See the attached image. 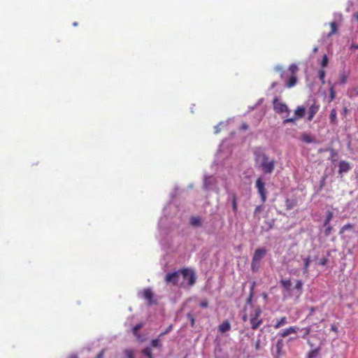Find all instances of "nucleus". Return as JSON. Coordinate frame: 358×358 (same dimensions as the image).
<instances>
[{"label":"nucleus","mask_w":358,"mask_h":358,"mask_svg":"<svg viewBox=\"0 0 358 358\" xmlns=\"http://www.w3.org/2000/svg\"><path fill=\"white\" fill-rule=\"evenodd\" d=\"M259 267V262L257 261L252 260L251 268L253 271H257Z\"/></svg>","instance_id":"31"},{"label":"nucleus","mask_w":358,"mask_h":358,"mask_svg":"<svg viewBox=\"0 0 358 358\" xmlns=\"http://www.w3.org/2000/svg\"><path fill=\"white\" fill-rule=\"evenodd\" d=\"M328 63H329V59H328V57L327 56V55H324L322 57V60L321 62V66L322 67H325L328 65Z\"/></svg>","instance_id":"36"},{"label":"nucleus","mask_w":358,"mask_h":358,"mask_svg":"<svg viewBox=\"0 0 358 358\" xmlns=\"http://www.w3.org/2000/svg\"><path fill=\"white\" fill-rule=\"evenodd\" d=\"M143 296L148 301V305L152 306L157 303V301L154 299V294L150 288L143 289Z\"/></svg>","instance_id":"7"},{"label":"nucleus","mask_w":358,"mask_h":358,"mask_svg":"<svg viewBox=\"0 0 358 358\" xmlns=\"http://www.w3.org/2000/svg\"><path fill=\"white\" fill-rule=\"evenodd\" d=\"M339 171L340 173H346L350 171V166L348 162L345 161H341L339 163Z\"/></svg>","instance_id":"12"},{"label":"nucleus","mask_w":358,"mask_h":358,"mask_svg":"<svg viewBox=\"0 0 358 358\" xmlns=\"http://www.w3.org/2000/svg\"><path fill=\"white\" fill-rule=\"evenodd\" d=\"M280 284L282 285V287L287 292H290L291 290V281L290 280H285V279H282L280 280Z\"/></svg>","instance_id":"15"},{"label":"nucleus","mask_w":358,"mask_h":358,"mask_svg":"<svg viewBox=\"0 0 358 358\" xmlns=\"http://www.w3.org/2000/svg\"><path fill=\"white\" fill-rule=\"evenodd\" d=\"M143 327V324L142 322L137 324L133 328V334L138 338H140V335L138 334V331Z\"/></svg>","instance_id":"20"},{"label":"nucleus","mask_w":358,"mask_h":358,"mask_svg":"<svg viewBox=\"0 0 358 358\" xmlns=\"http://www.w3.org/2000/svg\"><path fill=\"white\" fill-rule=\"evenodd\" d=\"M356 19L358 21V12L356 13Z\"/></svg>","instance_id":"58"},{"label":"nucleus","mask_w":358,"mask_h":358,"mask_svg":"<svg viewBox=\"0 0 358 358\" xmlns=\"http://www.w3.org/2000/svg\"><path fill=\"white\" fill-rule=\"evenodd\" d=\"M326 227V229H325V231H324V234L325 236H329L331 232V230H332V227L331 226H329V224H328L327 226H325Z\"/></svg>","instance_id":"43"},{"label":"nucleus","mask_w":358,"mask_h":358,"mask_svg":"<svg viewBox=\"0 0 358 358\" xmlns=\"http://www.w3.org/2000/svg\"><path fill=\"white\" fill-rule=\"evenodd\" d=\"M310 263V257H308L304 259V268H303V273L304 274H308Z\"/></svg>","instance_id":"24"},{"label":"nucleus","mask_w":358,"mask_h":358,"mask_svg":"<svg viewBox=\"0 0 358 358\" xmlns=\"http://www.w3.org/2000/svg\"><path fill=\"white\" fill-rule=\"evenodd\" d=\"M263 210H264V206H257L255 208V212H254V216L255 217L257 216V215L259 213H260L261 212H262Z\"/></svg>","instance_id":"39"},{"label":"nucleus","mask_w":358,"mask_h":358,"mask_svg":"<svg viewBox=\"0 0 358 358\" xmlns=\"http://www.w3.org/2000/svg\"><path fill=\"white\" fill-rule=\"evenodd\" d=\"M345 82H346V78H345V77H343V78H342V83H345Z\"/></svg>","instance_id":"57"},{"label":"nucleus","mask_w":358,"mask_h":358,"mask_svg":"<svg viewBox=\"0 0 358 358\" xmlns=\"http://www.w3.org/2000/svg\"><path fill=\"white\" fill-rule=\"evenodd\" d=\"M173 329V325L171 324L169 326V327L163 332H162L160 334H159V337H162L165 335H166L167 334H169Z\"/></svg>","instance_id":"40"},{"label":"nucleus","mask_w":358,"mask_h":358,"mask_svg":"<svg viewBox=\"0 0 358 358\" xmlns=\"http://www.w3.org/2000/svg\"><path fill=\"white\" fill-rule=\"evenodd\" d=\"M328 263V259L323 257L320 259L319 264L322 266H325Z\"/></svg>","instance_id":"45"},{"label":"nucleus","mask_w":358,"mask_h":358,"mask_svg":"<svg viewBox=\"0 0 358 358\" xmlns=\"http://www.w3.org/2000/svg\"><path fill=\"white\" fill-rule=\"evenodd\" d=\"M306 109L303 106H298L294 111V117L287 118L283 121L284 124L294 123L297 119H301L304 117Z\"/></svg>","instance_id":"5"},{"label":"nucleus","mask_w":358,"mask_h":358,"mask_svg":"<svg viewBox=\"0 0 358 358\" xmlns=\"http://www.w3.org/2000/svg\"><path fill=\"white\" fill-rule=\"evenodd\" d=\"M333 217H334L333 213L331 211L329 210L327 212L326 218L324 220V226H327L328 224H329V222L332 220Z\"/></svg>","instance_id":"23"},{"label":"nucleus","mask_w":358,"mask_h":358,"mask_svg":"<svg viewBox=\"0 0 358 358\" xmlns=\"http://www.w3.org/2000/svg\"><path fill=\"white\" fill-rule=\"evenodd\" d=\"M261 159L259 167L265 174H271L275 166V160L274 159H269V157L265 153L256 154V160Z\"/></svg>","instance_id":"1"},{"label":"nucleus","mask_w":358,"mask_h":358,"mask_svg":"<svg viewBox=\"0 0 358 358\" xmlns=\"http://www.w3.org/2000/svg\"><path fill=\"white\" fill-rule=\"evenodd\" d=\"M302 287H303L302 280H296V285H295V289H297L298 291H299V292L301 293L302 291Z\"/></svg>","instance_id":"34"},{"label":"nucleus","mask_w":358,"mask_h":358,"mask_svg":"<svg viewBox=\"0 0 358 358\" xmlns=\"http://www.w3.org/2000/svg\"><path fill=\"white\" fill-rule=\"evenodd\" d=\"M254 286H255V282H253V285H252L251 290H250V296H249L248 299H247V303L248 304H251L252 303V297H253Z\"/></svg>","instance_id":"37"},{"label":"nucleus","mask_w":358,"mask_h":358,"mask_svg":"<svg viewBox=\"0 0 358 358\" xmlns=\"http://www.w3.org/2000/svg\"><path fill=\"white\" fill-rule=\"evenodd\" d=\"M124 352L127 358H134V352L133 350L126 349Z\"/></svg>","instance_id":"26"},{"label":"nucleus","mask_w":358,"mask_h":358,"mask_svg":"<svg viewBox=\"0 0 358 358\" xmlns=\"http://www.w3.org/2000/svg\"><path fill=\"white\" fill-rule=\"evenodd\" d=\"M354 227V225L352 224H347L342 227V228L340 230V234H343L346 230L352 229Z\"/></svg>","instance_id":"30"},{"label":"nucleus","mask_w":358,"mask_h":358,"mask_svg":"<svg viewBox=\"0 0 358 358\" xmlns=\"http://www.w3.org/2000/svg\"><path fill=\"white\" fill-rule=\"evenodd\" d=\"M330 120L331 122L334 124H336L337 122V113L336 109H332L330 114Z\"/></svg>","instance_id":"22"},{"label":"nucleus","mask_w":358,"mask_h":358,"mask_svg":"<svg viewBox=\"0 0 358 358\" xmlns=\"http://www.w3.org/2000/svg\"><path fill=\"white\" fill-rule=\"evenodd\" d=\"M187 318H188V319L189 320V321H190L191 326H192V327H194V324H195V318H194V317L193 316V315H192V314H191V313H187Z\"/></svg>","instance_id":"38"},{"label":"nucleus","mask_w":358,"mask_h":358,"mask_svg":"<svg viewBox=\"0 0 358 358\" xmlns=\"http://www.w3.org/2000/svg\"><path fill=\"white\" fill-rule=\"evenodd\" d=\"M78 25V23L77 22H74L73 23V26H77Z\"/></svg>","instance_id":"60"},{"label":"nucleus","mask_w":358,"mask_h":358,"mask_svg":"<svg viewBox=\"0 0 358 358\" xmlns=\"http://www.w3.org/2000/svg\"><path fill=\"white\" fill-rule=\"evenodd\" d=\"M180 271V275H182L184 279L188 280V284L192 286L196 282L195 273L188 268H182Z\"/></svg>","instance_id":"4"},{"label":"nucleus","mask_w":358,"mask_h":358,"mask_svg":"<svg viewBox=\"0 0 358 358\" xmlns=\"http://www.w3.org/2000/svg\"><path fill=\"white\" fill-rule=\"evenodd\" d=\"M231 205L233 211L236 213L238 210V205H237V198L236 194H232L231 195Z\"/></svg>","instance_id":"17"},{"label":"nucleus","mask_w":358,"mask_h":358,"mask_svg":"<svg viewBox=\"0 0 358 358\" xmlns=\"http://www.w3.org/2000/svg\"><path fill=\"white\" fill-rule=\"evenodd\" d=\"M262 310L259 306H257L249 315V322L251 329L256 330L263 324V319L261 317Z\"/></svg>","instance_id":"2"},{"label":"nucleus","mask_w":358,"mask_h":358,"mask_svg":"<svg viewBox=\"0 0 358 358\" xmlns=\"http://www.w3.org/2000/svg\"><path fill=\"white\" fill-rule=\"evenodd\" d=\"M190 224L194 227H199L201 225V218L198 216L192 217L190 219Z\"/></svg>","instance_id":"18"},{"label":"nucleus","mask_w":358,"mask_h":358,"mask_svg":"<svg viewBox=\"0 0 358 358\" xmlns=\"http://www.w3.org/2000/svg\"><path fill=\"white\" fill-rule=\"evenodd\" d=\"M329 101H332L336 97V92L334 87H331L329 89Z\"/></svg>","instance_id":"33"},{"label":"nucleus","mask_w":358,"mask_h":358,"mask_svg":"<svg viewBox=\"0 0 358 358\" xmlns=\"http://www.w3.org/2000/svg\"><path fill=\"white\" fill-rule=\"evenodd\" d=\"M242 320L243 322H246L248 320H249V315H248L247 314L243 315L242 317Z\"/></svg>","instance_id":"51"},{"label":"nucleus","mask_w":358,"mask_h":358,"mask_svg":"<svg viewBox=\"0 0 358 358\" xmlns=\"http://www.w3.org/2000/svg\"><path fill=\"white\" fill-rule=\"evenodd\" d=\"M324 78H325V71L324 69H321L319 71V78L321 80L322 84H324Z\"/></svg>","instance_id":"35"},{"label":"nucleus","mask_w":358,"mask_h":358,"mask_svg":"<svg viewBox=\"0 0 358 358\" xmlns=\"http://www.w3.org/2000/svg\"><path fill=\"white\" fill-rule=\"evenodd\" d=\"M105 354V350H101L99 353L96 356L95 358H103Z\"/></svg>","instance_id":"47"},{"label":"nucleus","mask_w":358,"mask_h":358,"mask_svg":"<svg viewBox=\"0 0 358 358\" xmlns=\"http://www.w3.org/2000/svg\"><path fill=\"white\" fill-rule=\"evenodd\" d=\"M351 96H358V88H354L350 91Z\"/></svg>","instance_id":"48"},{"label":"nucleus","mask_w":358,"mask_h":358,"mask_svg":"<svg viewBox=\"0 0 358 358\" xmlns=\"http://www.w3.org/2000/svg\"><path fill=\"white\" fill-rule=\"evenodd\" d=\"M296 82H297V78H296V75H292L290 76L288 82L287 83V86L288 87H292L296 85Z\"/></svg>","instance_id":"21"},{"label":"nucleus","mask_w":358,"mask_h":358,"mask_svg":"<svg viewBox=\"0 0 358 358\" xmlns=\"http://www.w3.org/2000/svg\"><path fill=\"white\" fill-rule=\"evenodd\" d=\"M275 348H276V352H277L278 357H279L282 354V350L283 348V341L282 340H278L276 343Z\"/></svg>","instance_id":"19"},{"label":"nucleus","mask_w":358,"mask_h":358,"mask_svg":"<svg viewBox=\"0 0 358 358\" xmlns=\"http://www.w3.org/2000/svg\"><path fill=\"white\" fill-rule=\"evenodd\" d=\"M288 323L286 317H282L280 320H278L276 324L274 325L275 329H278Z\"/></svg>","instance_id":"14"},{"label":"nucleus","mask_w":358,"mask_h":358,"mask_svg":"<svg viewBox=\"0 0 358 358\" xmlns=\"http://www.w3.org/2000/svg\"><path fill=\"white\" fill-rule=\"evenodd\" d=\"M331 26V32L329 35L335 34L337 32V24L335 22H332L330 24Z\"/></svg>","instance_id":"28"},{"label":"nucleus","mask_w":358,"mask_h":358,"mask_svg":"<svg viewBox=\"0 0 358 358\" xmlns=\"http://www.w3.org/2000/svg\"><path fill=\"white\" fill-rule=\"evenodd\" d=\"M289 70L291 72L292 75H295L298 71L299 69L296 64H292L289 66Z\"/></svg>","instance_id":"32"},{"label":"nucleus","mask_w":358,"mask_h":358,"mask_svg":"<svg viewBox=\"0 0 358 358\" xmlns=\"http://www.w3.org/2000/svg\"><path fill=\"white\" fill-rule=\"evenodd\" d=\"M351 49H358V45L352 44L351 45Z\"/></svg>","instance_id":"54"},{"label":"nucleus","mask_w":358,"mask_h":358,"mask_svg":"<svg viewBox=\"0 0 358 358\" xmlns=\"http://www.w3.org/2000/svg\"><path fill=\"white\" fill-rule=\"evenodd\" d=\"M296 206V202L289 199L285 201V206L287 210H291Z\"/></svg>","instance_id":"25"},{"label":"nucleus","mask_w":358,"mask_h":358,"mask_svg":"<svg viewBox=\"0 0 358 358\" xmlns=\"http://www.w3.org/2000/svg\"><path fill=\"white\" fill-rule=\"evenodd\" d=\"M255 348L257 351L259 350L261 348V340L257 339L255 344Z\"/></svg>","instance_id":"44"},{"label":"nucleus","mask_w":358,"mask_h":358,"mask_svg":"<svg viewBox=\"0 0 358 358\" xmlns=\"http://www.w3.org/2000/svg\"><path fill=\"white\" fill-rule=\"evenodd\" d=\"M320 348L310 350L308 354V358H314L319 353Z\"/></svg>","instance_id":"27"},{"label":"nucleus","mask_w":358,"mask_h":358,"mask_svg":"<svg viewBox=\"0 0 358 358\" xmlns=\"http://www.w3.org/2000/svg\"><path fill=\"white\" fill-rule=\"evenodd\" d=\"M231 329V324L228 320L224 321L220 326H219V331L221 333H225Z\"/></svg>","instance_id":"13"},{"label":"nucleus","mask_w":358,"mask_h":358,"mask_svg":"<svg viewBox=\"0 0 358 358\" xmlns=\"http://www.w3.org/2000/svg\"><path fill=\"white\" fill-rule=\"evenodd\" d=\"M266 253V250L264 248H258L255 250L252 259L259 262L261 259L265 256Z\"/></svg>","instance_id":"10"},{"label":"nucleus","mask_w":358,"mask_h":358,"mask_svg":"<svg viewBox=\"0 0 358 358\" xmlns=\"http://www.w3.org/2000/svg\"><path fill=\"white\" fill-rule=\"evenodd\" d=\"M320 109V105L314 102L308 108V120L311 121Z\"/></svg>","instance_id":"9"},{"label":"nucleus","mask_w":358,"mask_h":358,"mask_svg":"<svg viewBox=\"0 0 358 358\" xmlns=\"http://www.w3.org/2000/svg\"><path fill=\"white\" fill-rule=\"evenodd\" d=\"M249 128V126L247 123H243L241 125V129L242 130H247Z\"/></svg>","instance_id":"49"},{"label":"nucleus","mask_w":358,"mask_h":358,"mask_svg":"<svg viewBox=\"0 0 358 358\" xmlns=\"http://www.w3.org/2000/svg\"><path fill=\"white\" fill-rule=\"evenodd\" d=\"M299 328L298 327H289V328L285 329L283 330L280 334V336L282 338H285L287 336H289L291 334H296L297 333Z\"/></svg>","instance_id":"11"},{"label":"nucleus","mask_w":358,"mask_h":358,"mask_svg":"<svg viewBox=\"0 0 358 358\" xmlns=\"http://www.w3.org/2000/svg\"><path fill=\"white\" fill-rule=\"evenodd\" d=\"M331 330L335 333H338V327L336 326V324L331 325Z\"/></svg>","instance_id":"50"},{"label":"nucleus","mask_w":358,"mask_h":358,"mask_svg":"<svg viewBox=\"0 0 358 358\" xmlns=\"http://www.w3.org/2000/svg\"><path fill=\"white\" fill-rule=\"evenodd\" d=\"M275 358H279L278 357H275Z\"/></svg>","instance_id":"61"},{"label":"nucleus","mask_w":358,"mask_h":358,"mask_svg":"<svg viewBox=\"0 0 358 358\" xmlns=\"http://www.w3.org/2000/svg\"><path fill=\"white\" fill-rule=\"evenodd\" d=\"M301 139L306 143H311L314 141L311 136L306 133L302 134Z\"/></svg>","instance_id":"16"},{"label":"nucleus","mask_w":358,"mask_h":358,"mask_svg":"<svg viewBox=\"0 0 358 358\" xmlns=\"http://www.w3.org/2000/svg\"><path fill=\"white\" fill-rule=\"evenodd\" d=\"M180 279V271L169 273L165 276V281L167 283H171L173 285H177Z\"/></svg>","instance_id":"6"},{"label":"nucleus","mask_w":358,"mask_h":358,"mask_svg":"<svg viewBox=\"0 0 358 358\" xmlns=\"http://www.w3.org/2000/svg\"><path fill=\"white\" fill-rule=\"evenodd\" d=\"M317 51H318V47H315V48H313V52H314V53H316Z\"/></svg>","instance_id":"55"},{"label":"nucleus","mask_w":358,"mask_h":358,"mask_svg":"<svg viewBox=\"0 0 358 358\" xmlns=\"http://www.w3.org/2000/svg\"><path fill=\"white\" fill-rule=\"evenodd\" d=\"M152 346L154 348H157L161 346V342L159 339H153L152 341Z\"/></svg>","instance_id":"42"},{"label":"nucleus","mask_w":358,"mask_h":358,"mask_svg":"<svg viewBox=\"0 0 358 358\" xmlns=\"http://www.w3.org/2000/svg\"><path fill=\"white\" fill-rule=\"evenodd\" d=\"M277 71H282V74H281V77L282 78L283 77V71H282V67H280V66H278L276 67L275 69Z\"/></svg>","instance_id":"52"},{"label":"nucleus","mask_w":358,"mask_h":358,"mask_svg":"<svg viewBox=\"0 0 358 358\" xmlns=\"http://www.w3.org/2000/svg\"><path fill=\"white\" fill-rule=\"evenodd\" d=\"M315 311V307H310V315H312Z\"/></svg>","instance_id":"53"},{"label":"nucleus","mask_w":358,"mask_h":358,"mask_svg":"<svg viewBox=\"0 0 358 358\" xmlns=\"http://www.w3.org/2000/svg\"><path fill=\"white\" fill-rule=\"evenodd\" d=\"M143 354L148 358H153L150 348H146L143 350Z\"/></svg>","instance_id":"29"},{"label":"nucleus","mask_w":358,"mask_h":358,"mask_svg":"<svg viewBox=\"0 0 358 358\" xmlns=\"http://www.w3.org/2000/svg\"><path fill=\"white\" fill-rule=\"evenodd\" d=\"M303 331V336L302 338H306L310 332V327H306L301 329Z\"/></svg>","instance_id":"41"},{"label":"nucleus","mask_w":358,"mask_h":358,"mask_svg":"<svg viewBox=\"0 0 358 358\" xmlns=\"http://www.w3.org/2000/svg\"><path fill=\"white\" fill-rule=\"evenodd\" d=\"M273 108L275 112L278 113L289 111L287 106L284 103L278 101L277 98L273 100Z\"/></svg>","instance_id":"8"},{"label":"nucleus","mask_w":358,"mask_h":358,"mask_svg":"<svg viewBox=\"0 0 358 358\" xmlns=\"http://www.w3.org/2000/svg\"><path fill=\"white\" fill-rule=\"evenodd\" d=\"M69 358H78V357L76 355H72Z\"/></svg>","instance_id":"56"},{"label":"nucleus","mask_w":358,"mask_h":358,"mask_svg":"<svg viewBox=\"0 0 358 358\" xmlns=\"http://www.w3.org/2000/svg\"><path fill=\"white\" fill-rule=\"evenodd\" d=\"M255 187L257 189V192L260 196V198L263 203L266 201V189L265 188V182H264L262 178H258L255 182Z\"/></svg>","instance_id":"3"},{"label":"nucleus","mask_w":358,"mask_h":358,"mask_svg":"<svg viewBox=\"0 0 358 358\" xmlns=\"http://www.w3.org/2000/svg\"><path fill=\"white\" fill-rule=\"evenodd\" d=\"M208 306V303L206 300L202 301L200 303V306L203 308H207Z\"/></svg>","instance_id":"46"},{"label":"nucleus","mask_w":358,"mask_h":358,"mask_svg":"<svg viewBox=\"0 0 358 358\" xmlns=\"http://www.w3.org/2000/svg\"><path fill=\"white\" fill-rule=\"evenodd\" d=\"M347 108H344V113H347Z\"/></svg>","instance_id":"59"}]
</instances>
